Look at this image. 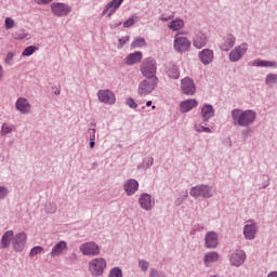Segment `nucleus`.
<instances>
[{"mask_svg": "<svg viewBox=\"0 0 277 277\" xmlns=\"http://www.w3.org/2000/svg\"><path fill=\"white\" fill-rule=\"evenodd\" d=\"M15 38L17 39V40H23V38H25V32H19V34H16L15 35Z\"/></svg>", "mask_w": 277, "mask_h": 277, "instance_id": "nucleus-47", "label": "nucleus"}, {"mask_svg": "<svg viewBox=\"0 0 277 277\" xmlns=\"http://www.w3.org/2000/svg\"><path fill=\"white\" fill-rule=\"evenodd\" d=\"M97 98L101 103H105V105H114L116 103V95L110 90H100Z\"/></svg>", "mask_w": 277, "mask_h": 277, "instance_id": "nucleus-9", "label": "nucleus"}, {"mask_svg": "<svg viewBox=\"0 0 277 277\" xmlns=\"http://www.w3.org/2000/svg\"><path fill=\"white\" fill-rule=\"evenodd\" d=\"M246 51H248V44L243 43L239 45L238 48L234 49L229 53V60L230 62H238V60H241L243 55L246 54Z\"/></svg>", "mask_w": 277, "mask_h": 277, "instance_id": "nucleus-13", "label": "nucleus"}, {"mask_svg": "<svg viewBox=\"0 0 277 277\" xmlns=\"http://www.w3.org/2000/svg\"><path fill=\"white\" fill-rule=\"evenodd\" d=\"M141 47H146V40H144V38H142V37L136 38V39L131 43V48H132V49H141Z\"/></svg>", "mask_w": 277, "mask_h": 277, "instance_id": "nucleus-31", "label": "nucleus"}, {"mask_svg": "<svg viewBox=\"0 0 277 277\" xmlns=\"http://www.w3.org/2000/svg\"><path fill=\"white\" fill-rule=\"evenodd\" d=\"M3 79V67L0 66V80Z\"/></svg>", "mask_w": 277, "mask_h": 277, "instance_id": "nucleus-50", "label": "nucleus"}, {"mask_svg": "<svg viewBox=\"0 0 277 277\" xmlns=\"http://www.w3.org/2000/svg\"><path fill=\"white\" fill-rule=\"evenodd\" d=\"M243 235L246 239H254L256 235V225L253 221H248V223L245 225Z\"/></svg>", "mask_w": 277, "mask_h": 277, "instance_id": "nucleus-18", "label": "nucleus"}, {"mask_svg": "<svg viewBox=\"0 0 277 277\" xmlns=\"http://www.w3.org/2000/svg\"><path fill=\"white\" fill-rule=\"evenodd\" d=\"M122 1L124 0H111L110 2H108L103 11V14H107V17L111 18V16L116 14V10H118V8L122 5Z\"/></svg>", "mask_w": 277, "mask_h": 277, "instance_id": "nucleus-12", "label": "nucleus"}, {"mask_svg": "<svg viewBox=\"0 0 277 277\" xmlns=\"http://www.w3.org/2000/svg\"><path fill=\"white\" fill-rule=\"evenodd\" d=\"M94 131H95V130L93 129L92 132L94 133Z\"/></svg>", "mask_w": 277, "mask_h": 277, "instance_id": "nucleus-56", "label": "nucleus"}, {"mask_svg": "<svg viewBox=\"0 0 277 277\" xmlns=\"http://www.w3.org/2000/svg\"><path fill=\"white\" fill-rule=\"evenodd\" d=\"M36 51H38V48L36 45H30L28 48H26L23 52L22 55L24 57H29V55H34V53H36Z\"/></svg>", "mask_w": 277, "mask_h": 277, "instance_id": "nucleus-33", "label": "nucleus"}, {"mask_svg": "<svg viewBox=\"0 0 277 277\" xmlns=\"http://www.w3.org/2000/svg\"><path fill=\"white\" fill-rule=\"evenodd\" d=\"M26 241H27V235L25 233H19L13 236V241H12L13 250H15V252H23V250H25Z\"/></svg>", "mask_w": 277, "mask_h": 277, "instance_id": "nucleus-10", "label": "nucleus"}, {"mask_svg": "<svg viewBox=\"0 0 277 277\" xmlns=\"http://www.w3.org/2000/svg\"><path fill=\"white\" fill-rule=\"evenodd\" d=\"M194 47L196 49H202V47L207 45V35L199 32L195 36L194 41H193Z\"/></svg>", "mask_w": 277, "mask_h": 277, "instance_id": "nucleus-20", "label": "nucleus"}, {"mask_svg": "<svg viewBox=\"0 0 277 277\" xmlns=\"http://www.w3.org/2000/svg\"><path fill=\"white\" fill-rule=\"evenodd\" d=\"M172 18H174V15H168V16L162 15V16H161V21H164L166 23H167L168 21H172Z\"/></svg>", "mask_w": 277, "mask_h": 277, "instance_id": "nucleus-46", "label": "nucleus"}, {"mask_svg": "<svg viewBox=\"0 0 277 277\" xmlns=\"http://www.w3.org/2000/svg\"><path fill=\"white\" fill-rule=\"evenodd\" d=\"M133 25H135V18L133 17H130L128 21L123 23V27L126 28L133 27Z\"/></svg>", "mask_w": 277, "mask_h": 277, "instance_id": "nucleus-40", "label": "nucleus"}, {"mask_svg": "<svg viewBox=\"0 0 277 277\" xmlns=\"http://www.w3.org/2000/svg\"><path fill=\"white\" fill-rule=\"evenodd\" d=\"M14 241V232L9 230L2 235L1 246L2 248H10V243Z\"/></svg>", "mask_w": 277, "mask_h": 277, "instance_id": "nucleus-24", "label": "nucleus"}, {"mask_svg": "<svg viewBox=\"0 0 277 277\" xmlns=\"http://www.w3.org/2000/svg\"><path fill=\"white\" fill-rule=\"evenodd\" d=\"M158 83H159V78L143 80L138 85V94L141 96H148V94H150L155 90V88H157Z\"/></svg>", "mask_w": 277, "mask_h": 277, "instance_id": "nucleus-4", "label": "nucleus"}, {"mask_svg": "<svg viewBox=\"0 0 277 277\" xmlns=\"http://www.w3.org/2000/svg\"><path fill=\"white\" fill-rule=\"evenodd\" d=\"M138 203L141 205L142 209H145V211H150V209H153V207L155 206L153 197L148 194L141 195Z\"/></svg>", "mask_w": 277, "mask_h": 277, "instance_id": "nucleus-14", "label": "nucleus"}, {"mask_svg": "<svg viewBox=\"0 0 277 277\" xmlns=\"http://www.w3.org/2000/svg\"><path fill=\"white\" fill-rule=\"evenodd\" d=\"M202 131H205L206 133H211V129L210 128H202Z\"/></svg>", "mask_w": 277, "mask_h": 277, "instance_id": "nucleus-51", "label": "nucleus"}, {"mask_svg": "<svg viewBox=\"0 0 277 277\" xmlns=\"http://www.w3.org/2000/svg\"><path fill=\"white\" fill-rule=\"evenodd\" d=\"M190 196H193V198H211L213 190H211L209 186L199 185L190 189Z\"/></svg>", "mask_w": 277, "mask_h": 277, "instance_id": "nucleus-6", "label": "nucleus"}, {"mask_svg": "<svg viewBox=\"0 0 277 277\" xmlns=\"http://www.w3.org/2000/svg\"><path fill=\"white\" fill-rule=\"evenodd\" d=\"M108 277H122V269L119 267H114L110 272Z\"/></svg>", "mask_w": 277, "mask_h": 277, "instance_id": "nucleus-35", "label": "nucleus"}, {"mask_svg": "<svg viewBox=\"0 0 277 277\" xmlns=\"http://www.w3.org/2000/svg\"><path fill=\"white\" fill-rule=\"evenodd\" d=\"M149 277H166V276L163 275V273H159L155 269H151Z\"/></svg>", "mask_w": 277, "mask_h": 277, "instance_id": "nucleus-41", "label": "nucleus"}, {"mask_svg": "<svg viewBox=\"0 0 277 277\" xmlns=\"http://www.w3.org/2000/svg\"><path fill=\"white\" fill-rule=\"evenodd\" d=\"M181 90L183 94H186L187 96H194V94H196V84H194V80L190 78L182 79Z\"/></svg>", "mask_w": 277, "mask_h": 277, "instance_id": "nucleus-11", "label": "nucleus"}, {"mask_svg": "<svg viewBox=\"0 0 277 277\" xmlns=\"http://www.w3.org/2000/svg\"><path fill=\"white\" fill-rule=\"evenodd\" d=\"M41 252H44V249L42 247H35L30 250V256H36L38 254H41Z\"/></svg>", "mask_w": 277, "mask_h": 277, "instance_id": "nucleus-36", "label": "nucleus"}, {"mask_svg": "<svg viewBox=\"0 0 277 277\" xmlns=\"http://www.w3.org/2000/svg\"><path fill=\"white\" fill-rule=\"evenodd\" d=\"M123 189L127 196H133L140 189V184L135 180H128L123 185Z\"/></svg>", "mask_w": 277, "mask_h": 277, "instance_id": "nucleus-15", "label": "nucleus"}, {"mask_svg": "<svg viewBox=\"0 0 277 277\" xmlns=\"http://www.w3.org/2000/svg\"><path fill=\"white\" fill-rule=\"evenodd\" d=\"M51 9L54 16H68L69 12H72L70 6L60 2L52 3Z\"/></svg>", "mask_w": 277, "mask_h": 277, "instance_id": "nucleus-8", "label": "nucleus"}, {"mask_svg": "<svg viewBox=\"0 0 277 277\" xmlns=\"http://www.w3.org/2000/svg\"><path fill=\"white\" fill-rule=\"evenodd\" d=\"M140 267L143 269V272H146V269H148V262L140 261Z\"/></svg>", "mask_w": 277, "mask_h": 277, "instance_id": "nucleus-43", "label": "nucleus"}, {"mask_svg": "<svg viewBox=\"0 0 277 277\" xmlns=\"http://www.w3.org/2000/svg\"><path fill=\"white\" fill-rule=\"evenodd\" d=\"M206 247L207 248H217V234L209 232L206 235Z\"/></svg>", "mask_w": 277, "mask_h": 277, "instance_id": "nucleus-21", "label": "nucleus"}, {"mask_svg": "<svg viewBox=\"0 0 277 277\" xmlns=\"http://www.w3.org/2000/svg\"><path fill=\"white\" fill-rule=\"evenodd\" d=\"M235 47V37L227 35L224 43L221 45L222 51H230Z\"/></svg>", "mask_w": 277, "mask_h": 277, "instance_id": "nucleus-28", "label": "nucleus"}, {"mask_svg": "<svg viewBox=\"0 0 277 277\" xmlns=\"http://www.w3.org/2000/svg\"><path fill=\"white\" fill-rule=\"evenodd\" d=\"M194 107H198V101L186 100L184 102H181L180 111H182V114H187V111H192V109H194Z\"/></svg>", "mask_w": 277, "mask_h": 277, "instance_id": "nucleus-19", "label": "nucleus"}, {"mask_svg": "<svg viewBox=\"0 0 277 277\" xmlns=\"http://www.w3.org/2000/svg\"><path fill=\"white\" fill-rule=\"evenodd\" d=\"M199 58L202 64H211L213 62V51L206 49L199 53Z\"/></svg>", "mask_w": 277, "mask_h": 277, "instance_id": "nucleus-23", "label": "nucleus"}, {"mask_svg": "<svg viewBox=\"0 0 277 277\" xmlns=\"http://www.w3.org/2000/svg\"><path fill=\"white\" fill-rule=\"evenodd\" d=\"M4 24L6 29H14V26H15L14 19L6 17Z\"/></svg>", "mask_w": 277, "mask_h": 277, "instance_id": "nucleus-37", "label": "nucleus"}, {"mask_svg": "<svg viewBox=\"0 0 277 277\" xmlns=\"http://www.w3.org/2000/svg\"><path fill=\"white\" fill-rule=\"evenodd\" d=\"M168 27L171 31H181L185 27V22L181 18L173 19L169 23Z\"/></svg>", "mask_w": 277, "mask_h": 277, "instance_id": "nucleus-25", "label": "nucleus"}, {"mask_svg": "<svg viewBox=\"0 0 277 277\" xmlns=\"http://www.w3.org/2000/svg\"><path fill=\"white\" fill-rule=\"evenodd\" d=\"M233 120L235 124L239 127H250L254 120H256V113L254 110H239L234 109L232 111Z\"/></svg>", "mask_w": 277, "mask_h": 277, "instance_id": "nucleus-1", "label": "nucleus"}, {"mask_svg": "<svg viewBox=\"0 0 277 277\" xmlns=\"http://www.w3.org/2000/svg\"><path fill=\"white\" fill-rule=\"evenodd\" d=\"M94 144H95V143H94V138H91V140H90V147H91V148H94Z\"/></svg>", "mask_w": 277, "mask_h": 277, "instance_id": "nucleus-52", "label": "nucleus"}, {"mask_svg": "<svg viewBox=\"0 0 277 277\" xmlns=\"http://www.w3.org/2000/svg\"><path fill=\"white\" fill-rule=\"evenodd\" d=\"M213 106L211 105H205V107L201 109L203 122H207L209 119L213 118Z\"/></svg>", "mask_w": 277, "mask_h": 277, "instance_id": "nucleus-27", "label": "nucleus"}, {"mask_svg": "<svg viewBox=\"0 0 277 277\" xmlns=\"http://www.w3.org/2000/svg\"><path fill=\"white\" fill-rule=\"evenodd\" d=\"M68 246L66 245V241L62 240L60 242H57L52 251H51V256L55 258V256H60V254H62L64 252V250H67Z\"/></svg>", "mask_w": 277, "mask_h": 277, "instance_id": "nucleus-22", "label": "nucleus"}, {"mask_svg": "<svg viewBox=\"0 0 277 277\" xmlns=\"http://www.w3.org/2000/svg\"><path fill=\"white\" fill-rule=\"evenodd\" d=\"M8 196V188L0 186V198H5Z\"/></svg>", "mask_w": 277, "mask_h": 277, "instance_id": "nucleus-42", "label": "nucleus"}, {"mask_svg": "<svg viewBox=\"0 0 277 277\" xmlns=\"http://www.w3.org/2000/svg\"><path fill=\"white\" fill-rule=\"evenodd\" d=\"M137 62H142V52H134L127 56L126 64H128V66H133V64H137Z\"/></svg>", "mask_w": 277, "mask_h": 277, "instance_id": "nucleus-26", "label": "nucleus"}, {"mask_svg": "<svg viewBox=\"0 0 277 277\" xmlns=\"http://www.w3.org/2000/svg\"><path fill=\"white\" fill-rule=\"evenodd\" d=\"M126 103L131 107V109H137V103H135V100L130 97L127 100Z\"/></svg>", "mask_w": 277, "mask_h": 277, "instance_id": "nucleus-39", "label": "nucleus"}, {"mask_svg": "<svg viewBox=\"0 0 277 277\" xmlns=\"http://www.w3.org/2000/svg\"><path fill=\"white\" fill-rule=\"evenodd\" d=\"M16 109L17 111H21V114H29L31 111V105L25 97H19L16 101Z\"/></svg>", "mask_w": 277, "mask_h": 277, "instance_id": "nucleus-16", "label": "nucleus"}, {"mask_svg": "<svg viewBox=\"0 0 277 277\" xmlns=\"http://www.w3.org/2000/svg\"><path fill=\"white\" fill-rule=\"evenodd\" d=\"M150 105H153V101H148V102L146 103V106H147V107H150Z\"/></svg>", "mask_w": 277, "mask_h": 277, "instance_id": "nucleus-54", "label": "nucleus"}, {"mask_svg": "<svg viewBox=\"0 0 277 277\" xmlns=\"http://www.w3.org/2000/svg\"><path fill=\"white\" fill-rule=\"evenodd\" d=\"M128 42H129V37H123V38L119 39L120 47H124V44Z\"/></svg>", "mask_w": 277, "mask_h": 277, "instance_id": "nucleus-45", "label": "nucleus"}, {"mask_svg": "<svg viewBox=\"0 0 277 277\" xmlns=\"http://www.w3.org/2000/svg\"><path fill=\"white\" fill-rule=\"evenodd\" d=\"M119 25H120V23H119V24H117V25H116V27H118Z\"/></svg>", "mask_w": 277, "mask_h": 277, "instance_id": "nucleus-55", "label": "nucleus"}, {"mask_svg": "<svg viewBox=\"0 0 277 277\" xmlns=\"http://www.w3.org/2000/svg\"><path fill=\"white\" fill-rule=\"evenodd\" d=\"M202 129H205V127H199V128H196V131L198 132V133H202L205 130H202Z\"/></svg>", "mask_w": 277, "mask_h": 277, "instance_id": "nucleus-48", "label": "nucleus"}, {"mask_svg": "<svg viewBox=\"0 0 277 277\" xmlns=\"http://www.w3.org/2000/svg\"><path fill=\"white\" fill-rule=\"evenodd\" d=\"M246 261V252L239 250L236 251L234 254H232L230 263L232 265H235V267H239L240 265H243Z\"/></svg>", "mask_w": 277, "mask_h": 277, "instance_id": "nucleus-17", "label": "nucleus"}, {"mask_svg": "<svg viewBox=\"0 0 277 277\" xmlns=\"http://www.w3.org/2000/svg\"><path fill=\"white\" fill-rule=\"evenodd\" d=\"M53 0H35V3H38V5H47L48 3H51Z\"/></svg>", "mask_w": 277, "mask_h": 277, "instance_id": "nucleus-44", "label": "nucleus"}, {"mask_svg": "<svg viewBox=\"0 0 277 277\" xmlns=\"http://www.w3.org/2000/svg\"><path fill=\"white\" fill-rule=\"evenodd\" d=\"M2 135H8V133H12V126L4 123L1 129Z\"/></svg>", "mask_w": 277, "mask_h": 277, "instance_id": "nucleus-38", "label": "nucleus"}, {"mask_svg": "<svg viewBox=\"0 0 277 277\" xmlns=\"http://www.w3.org/2000/svg\"><path fill=\"white\" fill-rule=\"evenodd\" d=\"M192 47V42L186 37H181V32H177L174 36V43L173 49L177 53H185V51H188Z\"/></svg>", "mask_w": 277, "mask_h": 277, "instance_id": "nucleus-5", "label": "nucleus"}, {"mask_svg": "<svg viewBox=\"0 0 277 277\" xmlns=\"http://www.w3.org/2000/svg\"><path fill=\"white\" fill-rule=\"evenodd\" d=\"M6 57L8 60H12V57H14V53H9Z\"/></svg>", "mask_w": 277, "mask_h": 277, "instance_id": "nucleus-53", "label": "nucleus"}, {"mask_svg": "<svg viewBox=\"0 0 277 277\" xmlns=\"http://www.w3.org/2000/svg\"><path fill=\"white\" fill-rule=\"evenodd\" d=\"M80 252L84 256H97L101 254V248L95 242H87L80 246Z\"/></svg>", "mask_w": 277, "mask_h": 277, "instance_id": "nucleus-7", "label": "nucleus"}, {"mask_svg": "<svg viewBox=\"0 0 277 277\" xmlns=\"http://www.w3.org/2000/svg\"><path fill=\"white\" fill-rule=\"evenodd\" d=\"M266 83L267 85H273V83H277V75L276 74H269L266 76Z\"/></svg>", "mask_w": 277, "mask_h": 277, "instance_id": "nucleus-34", "label": "nucleus"}, {"mask_svg": "<svg viewBox=\"0 0 277 277\" xmlns=\"http://www.w3.org/2000/svg\"><path fill=\"white\" fill-rule=\"evenodd\" d=\"M220 259L216 252H209L205 255V264L210 265V263H215Z\"/></svg>", "mask_w": 277, "mask_h": 277, "instance_id": "nucleus-29", "label": "nucleus"}, {"mask_svg": "<svg viewBox=\"0 0 277 277\" xmlns=\"http://www.w3.org/2000/svg\"><path fill=\"white\" fill-rule=\"evenodd\" d=\"M253 66H261L264 68H272L273 66H276V63L269 62V61H255L253 63Z\"/></svg>", "mask_w": 277, "mask_h": 277, "instance_id": "nucleus-32", "label": "nucleus"}, {"mask_svg": "<svg viewBox=\"0 0 277 277\" xmlns=\"http://www.w3.org/2000/svg\"><path fill=\"white\" fill-rule=\"evenodd\" d=\"M105 267H107V261L103 258H95L89 262V272L92 276H103Z\"/></svg>", "mask_w": 277, "mask_h": 277, "instance_id": "nucleus-3", "label": "nucleus"}, {"mask_svg": "<svg viewBox=\"0 0 277 277\" xmlns=\"http://www.w3.org/2000/svg\"><path fill=\"white\" fill-rule=\"evenodd\" d=\"M168 75L171 79H179L181 77V71L179 70V67L173 65L169 68Z\"/></svg>", "mask_w": 277, "mask_h": 277, "instance_id": "nucleus-30", "label": "nucleus"}, {"mask_svg": "<svg viewBox=\"0 0 277 277\" xmlns=\"http://www.w3.org/2000/svg\"><path fill=\"white\" fill-rule=\"evenodd\" d=\"M267 277H277V272L269 273Z\"/></svg>", "mask_w": 277, "mask_h": 277, "instance_id": "nucleus-49", "label": "nucleus"}, {"mask_svg": "<svg viewBox=\"0 0 277 277\" xmlns=\"http://www.w3.org/2000/svg\"><path fill=\"white\" fill-rule=\"evenodd\" d=\"M141 72L146 79H157V61L150 57L146 58L141 66Z\"/></svg>", "mask_w": 277, "mask_h": 277, "instance_id": "nucleus-2", "label": "nucleus"}]
</instances>
